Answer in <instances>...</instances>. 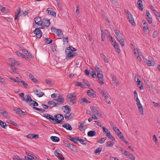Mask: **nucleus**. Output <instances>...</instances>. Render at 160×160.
<instances>
[{"label":"nucleus","instance_id":"nucleus-1","mask_svg":"<svg viewBox=\"0 0 160 160\" xmlns=\"http://www.w3.org/2000/svg\"><path fill=\"white\" fill-rule=\"evenodd\" d=\"M76 51V49L72 47V46H70L66 48L65 50V52L67 57L70 58H72L74 56L77 55L76 52H73V51Z\"/></svg>","mask_w":160,"mask_h":160},{"label":"nucleus","instance_id":"nucleus-2","mask_svg":"<svg viewBox=\"0 0 160 160\" xmlns=\"http://www.w3.org/2000/svg\"><path fill=\"white\" fill-rule=\"evenodd\" d=\"M26 99L23 98L22 99L23 101H25L27 102H28V104L29 105H32L34 106H38V103L35 101L32 100L31 97L29 95H25Z\"/></svg>","mask_w":160,"mask_h":160},{"label":"nucleus","instance_id":"nucleus-3","mask_svg":"<svg viewBox=\"0 0 160 160\" xmlns=\"http://www.w3.org/2000/svg\"><path fill=\"white\" fill-rule=\"evenodd\" d=\"M76 92L70 93L67 96V100L68 101L70 102L72 104H74L77 101Z\"/></svg>","mask_w":160,"mask_h":160},{"label":"nucleus","instance_id":"nucleus-4","mask_svg":"<svg viewBox=\"0 0 160 160\" xmlns=\"http://www.w3.org/2000/svg\"><path fill=\"white\" fill-rule=\"evenodd\" d=\"M53 101L56 102L54 106H58V105L62 104L64 102V99L63 97L59 94H58V97L56 99H53Z\"/></svg>","mask_w":160,"mask_h":160},{"label":"nucleus","instance_id":"nucleus-5","mask_svg":"<svg viewBox=\"0 0 160 160\" xmlns=\"http://www.w3.org/2000/svg\"><path fill=\"white\" fill-rule=\"evenodd\" d=\"M133 51L134 53L135 57H136L137 61L138 62H141L142 60L141 57L143 58V56H142V53L140 50L138 49H137V50H136L135 48L133 50Z\"/></svg>","mask_w":160,"mask_h":160},{"label":"nucleus","instance_id":"nucleus-6","mask_svg":"<svg viewBox=\"0 0 160 160\" xmlns=\"http://www.w3.org/2000/svg\"><path fill=\"white\" fill-rule=\"evenodd\" d=\"M124 11L125 13H126L128 17V19L129 22L131 23L133 26H135L136 23L134 22V19L133 18L132 15L128 11H127L125 9Z\"/></svg>","mask_w":160,"mask_h":160},{"label":"nucleus","instance_id":"nucleus-7","mask_svg":"<svg viewBox=\"0 0 160 160\" xmlns=\"http://www.w3.org/2000/svg\"><path fill=\"white\" fill-rule=\"evenodd\" d=\"M102 129L103 130V133L106 135V136L108 138L112 140H115V138L111 134L110 132L107 128H105L104 127H102Z\"/></svg>","mask_w":160,"mask_h":160},{"label":"nucleus","instance_id":"nucleus-8","mask_svg":"<svg viewBox=\"0 0 160 160\" xmlns=\"http://www.w3.org/2000/svg\"><path fill=\"white\" fill-rule=\"evenodd\" d=\"M64 119L63 116L61 114H58V116L57 120H55L54 118L53 119V123L54 124L60 123L61 121Z\"/></svg>","mask_w":160,"mask_h":160},{"label":"nucleus","instance_id":"nucleus-9","mask_svg":"<svg viewBox=\"0 0 160 160\" xmlns=\"http://www.w3.org/2000/svg\"><path fill=\"white\" fill-rule=\"evenodd\" d=\"M13 111L15 112L17 114H18L21 116L26 115L25 113H27L26 112L23 111L20 108H14L13 109Z\"/></svg>","mask_w":160,"mask_h":160},{"label":"nucleus","instance_id":"nucleus-10","mask_svg":"<svg viewBox=\"0 0 160 160\" xmlns=\"http://www.w3.org/2000/svg\"><path fill=\"white\" fill-rule=\"evenodd\" d=\"M63 144L65 147L68 148L69 149L71 150L74 151L76 149V148L74 147L73 145L71 144H70L69 142L67 141H64Z\"/></svg>","mask_w":160,"mask_h":160},{"label":"nucleus","instance_id":"nucleus-11","mask_svg":"<svg viewBox=\"0 0 160 160\" xmlns=\"http://www.w3.org/2000/svg\"><path fill=\"white\" fill-rule=\"evenodd\" d=\"M87 94L89 96L94 98L96 97V93L93 89L88 90L87 91Z\"/></svg>","mask_w":160,"mask_h":160},{"label":"nucleus","instance_id":"nucleus-12","mask_svg":"<svg viewBox=\"0 0 160 160\" xmlns=\"http://www.w3.org/2000/svg\"><path fill=\"white\" fill-rule=\"evenodd\" d=\"M34 34L38 38H40L42 36V33L40 28H36L34 31Z\"/></svg>","mask_w":160,"mask_h":160},{"label":"nucleus","instance_id":"nucleus-13","mask_svg":"<svg viewBox=\"0 0 160 160\" xmlns=\"http://www.w3.org/2000/svg\"><path fill=\"white\" fill-rule=\"evenodd\" d=\"M59 151L57 150L54 151V154L60 160H64V158L62 155L60 153H59Z\"/></svg>","mask_w":160,"mask_h":160},{"label":"nucleus","instance_id":"nucleus-14","mask_svg":"<svg viewBox=\"0 0 160 160\" xmlns=\"http://www.w3.org/2000/svg\"><path fill=\"white\" fill-rule=\"evenodd\" d=\"M97 77L99 81V83L102 85L103 84V75L102 73H97Z\"/></svg>","mask_w":160,"mask_h":160},{"label":"nucleus","instance_id":"nucleus-15","mask_svg":"<svg viewBox=\"0 0 160 160\" xmlns=\"http://www.w3.org/2000/svg\"><path fill=\"white\" fill-rule=\"evenodd\" d=\"M74 116V115L73 113H70V112H66L64 115L65 118L67 119H69L73 118Z\"/></svg>","mask_w":160,"mask_h":160},{"label":"nucleus","instance_id":"nucleus-16","mask_svg":"<svg viewBox=\"0 0 160 160\" xmlns=\"http://www.w3.org/2000/svg\"><path fill=\"white\" fill-rule=\"evenodd\" d=\"M46 11L48 12V15H51L52 16L55 17L56 16V13L55 12L53 11L52 8H47Z\"/></svg>","mask_w":160,"mask_h":160},{"label":"nucleus","instance_id":"nucleus-17","mask_svg":"<svg viewBox=\"0 0 160 160\" xmlns=\"http://www.w3.org/2000/svg\"><path fill=\"white\" fill-rule=\"evenodd\" d=\"M145 15L146 16V19L148 22L150 23H152V18L150 17V14L148 11H146Z\"/></svg>","mask_w":160,"mask_h":160},{"label":"nucleus","instance_id":"nucleus-18","mask_svg":"<svg viewBox=\"0 0 160 160\" xmlns=\"http://www.w3.org/2000/svg\"><path fill=\"white\" fill-rule=\"evenodd\" d=\"M43 116L46 118L47 119H49L50 122L53 123V118L52 115H50L47 113H43Z\"/></svg>","mask_w":160,"mask_h":160},{"label":"nucleus","instance_id":"nucleus-19","mask_svg":"<svg viewBox=\"0 0 160 160\" xmlns=\"http://www.w3.org/2000/svg\"><path fill=\"white\" fill-rule=\"evenodd\" d=\"M90 108L92 110V111L95 114H96L97 116L101 115V113L99 112L97 109H96V108L93 106L90 107Z\"/></svg>","mask_w":160,"mask_h":160},{"label":"nucleus","instance_id":"nucleus-20","mask_svg":"<svg viewBox=\"0 0 160 160\" xmlns=\"http://www.w3.org/2000/svg\"><path fill=\"white\" fill-rule=\"evenodd\" d=\"M113 45V46L115 48L116 51L118 54H119L120 52V50L119 45L116 41H114Z\"/></svg>","mask_w":160,"mask_h":160},{"label":"nucleus","instance_id":"nucleus-21","mask_svg":"<svg viewBox=\"0 0 160 160\" xmlns=\"http://www.w3.org/2000/svg\"><path fill=\"white\" fill-rule=\"evenodd\" d=\"M42 25L43 24L46 27H48L50 24V22L49 20H46L45 18H44L41 21Z\"/></svg>","mask_w":160,"mask_h":160},{"label":"nucleus","instance_id":"nucleus-22","mask_svg":"<svg viewBox=\"0 0 160 160\" xmlns=\"http://www.w3.org/2000/svg\"><path fill=\"white\" fill-rule=\"evenodd\" d=\"M41 20V17L39 16L36 17L34 18V22L35 23L38 25H42V23H40Z\"/></svg>","mask_w":160,"mask_h":160},{"label":"nucleus","instance_id":"nucleus-23","mask_svg":"<svg viewBox=\"0 0 160 160\" xmlns=\"http://www.w3.org/2000/svg\"><path fill=\"white\" fill-rule=\"evenodd\" d=\"M62 126L67 130H71L72 129V128L71 126L68 123H64Z\"/></svg>","mask_w":160,"mask_h":160},{"label":"nucleus","instance_id":"nucleus-24","mask_svg":"<svg viewBox=\"0 0 160 160\" xmlns=\"http://www.w3.org/2000/svg\"><path fill=\"white\" fill-rule=\"evenodd\" d=\"M112 82L113 83L117 86H118L119 85V83L118 80L115 77H112Z\"/></svg>","mask_w":160,"mask_h":160},{"label":"nucleus","instance_id":"nucleus-25","mask_svg":"<svg viewBox=\"0 0 160 160\" xmlns=\"http://www.w3.org/2000/svg\"><path fill=\"white\" fill-rule=\"evenodd\" d=\"M137 4L138 6V8L141 11H142L143 9L142 2L141 0H138L137 2Z\"/></svg>","mask_w":160,"mask_h":160},{"label":"nucleus","instance_id":"nucleus-26","mask_svg":"<svg viewBox=\"0 0 160 160\" xmlns=\"http://www.w3.org/2000/svg\"><path fill=\"white\" fill-rule=\"evenodd\" d=\"M80 124L79 125V129L81 131L83 130V128L85 123H86L85 121L81 122H79Z\"/></svg>","mask_w":160,"mask_h":160},{"label":"nucleus","instance_id":"nucleus-27","mask_svg":"<svg viewBox=\"0 0 160 160\" xmlns=\"http://www.w3.org/2000/svg\"><path fill=\"white\" fill-rule=\"evenodd\" d=\"M56 32L57 33V36L61 38H63L64 35L63 34L62 31L60 29H57Z\"/></svg>","mask_w":160,"mask_h":160},{"label":"nucleus","instance_id":"nucleus-28","mask_svg":"<svg viewBox=\"0 0 160 160\" xmlns=\"http://www.w3.org/2000/svg\"><path fill=\"white\" fill-rule=\"evenodd\" d=\"M115 33L116 35V37L118 39H119L122 38V34L119 31L117 30L115 31Z\"/></svg>","mask_w":160,"mask_h":160},{"label":"nucleus","instance_id":"nucleus-29","mask_svg":"<svg viewBox=\"0 0 160 160\" xmlns=\"http://www.w3.org/2000/svg\"><path fill=\"white\" fill-rule=\"evenodd\" d=\"M10 66L11 69L13 72L17 73L18 72V69L15 68L14 66L12 64L10 65Z\"/></svg>","mask_w":160,"mask_h":160},{"label":"nucleus","instance_id":"nucleus-30","mask_svg":"<svg viewBox=\"0 0 160 160\" xmlns=\"http://www.w3.org/2000/svg\"><path fill=\"white\" fill-rule=\"evenodd\" d=\"M96 134V132L94 131H90L88 132V135L89 137H92L95 136Z\"/></svg>","mask_w":160,"mask_h":160},{"label":"nucleus","instance_id":"nucleus-31","mask_svg":"<svg viewBox=\"0 0 160 160\" xmlns=\"http://www.w3.org/2000/svg\"><path fill=\"white\" fill-rule=\"evenodd\" d=\"M128 158H129L131 160H135V156L132 154L130 153L129 152H128V154H127V155H126Z\"/></svg>","mask_w":160,"mask_h":160},{"label":"nucleus","instance_id":"nucleus-32","mask_svg":"<svg viewBox=\"0 0 160 160\" xmlns=\"http://www.w3.org/2000/svg\"><path fill=\"white\" fill-rule=\"evenodd\" d=\"M50 138L53 142H58L59 141V138L56 136H52Z\"/></svg>","mask_w":160,"mask_h":160},{"label":"nucleus","instance_id":"nucleus-33","mask_svg":"<svg viewBox=\"0 0 160 160\" xmlns=\"http://www.w3.org/2000/svg\"><path fill=\"white\" fill-rule=\"evenodd\" d=\"M137 106L138 107V111L142 115H143V109L142 106V105H140Z\"/></svg>","mask_w":160,"mask_h":160},{"label":"nucleus","instance_id":"nucleus-34","mask_svg":"<svg viewBox=\"0 0 160 160\" xmlns=\"http://www.w3.org/2000/svg\"><path fill=\"white\" fill-rule=\"evenodd\" d=\"M55 103H56V102L55 101H53V99L52 101H49L48 102V104L50 106V107L51 108H53L54 107H56L54 106Z\"/></svg>","mask_w":160,"mask_h":160},{"label":"nucleus","instance_id":"nucleus-35","mask_svg":"<svg viewBox=\"0 0 160 160\" xmlns=\"http://www.w3.org/2000/svg\"><path fill=\"white\" fill-rule=\"evenodd\" d=\"M35 92L36 95L39 97H42L44 94V93L42 92H39L37 89H36Z\"/></svg>","mask_w":160,"mask_h":160},{"label":"nucleus","instance_id":"nucleus-36","mask_svg":"<svg viewBox=\"0 0 160 160\" xmlns=\"http://www.w3.org/2000/svg\"><path fill=\"white\" fill-rule=\"evenodd\" d=\"M29 78L33 82L35 83H36L37 82H38V81L35 78L32 74H30L29 76Z\"/></svg>","mask_w":160,"mask_h":160},{"label":"nucleus","instance_id":"nucleus-37","mask_svg":"<svg viewBox=\"0 0 160 160\" xmlns=\"http://www.w3.org/2000/svg\"><path fill=\"white\" fill-rule=\"evenodd\" d=\"M147 63L148 66H152L154 65L155 62L153 60H148Z\"/></svg>","mask_w":160,"mask_h":160},{"label":"nucleus","instance_id":"nucleus-38","mask_svg":"<svg viewBox=\"0 0 160 160\" xmlns=\"http://www.w3.org/2000/svg\"><path fill=\"white\" fill-rule=\"evenodd\" d=\"M143 27L144 32H147L148 30V25L146 22H145L143 24Z\"/></svg>","mask_w":160,"mask_h":160},{"label":"nucleus","instance_id":"nucleus-39","mask_svg":"<svg viewBox=\"0 0 160 160\" xmlns=\"http://www.w3.org/2000/svg\"><path fill=\"white\" fill-rule=\"evenodd\" d=\"M12 62V64H16L17 65H19V62L17 61L16 60L12 58H9Z\"/></svg>","mask_w":160,"mask_h":160},{"label":"nucleus","instance_id":"nucleus-40","mask_svg":"<svg viewBox=\"0 0 160 160\" xmlns=\"http://www.w3.org/2000/svg\"><path fill=\"white\" fill-rule=\"evenodd\" d=\"M113 144L114 143L113 142L109 141L106 142V146L107 147H111L113 145Z\"/></svg>","mask_w":160,"mask_h":160},{"label":"nucleus","instance_id":"nucleus-41","mask_svg":"<svg viewBox=\"0 0 160 160\" xmlns=\"http://www.w3.org/2000/svg\"><path fill=\"white\" fill-rule=\"evenodd\" d=\"M101 12L103 17L104 18V19H105L106 20L108 21V22L109 23L110 21L108 20V18L107 17L106 14L105 13L104 11L102 10L101 11Z\"/></svg>","mask_w":160,"mask_h":160},{"label":"nucleus","instance_id":"nucleus-42","mask_svg":"<svg viewBox=\"0 0 160 160\" xmlns=\"http://www.w3.org/2000/svg\"><path fill=\"white\" fill-rule=\"evenodd\" d=\"M102 147L98 148L95 151L94 153L96 154H99L102 151Z\"/></svg>","mask_w":160,"mask_h":160},{"label":"nucleus","instance_id":"nucleus-43","mask_svg":"<svg viewBox=\"0 0 160 160\" xmlns=\"http://www.w3.org/2000/svg\"><path fill=\"white\" fill-rule=\"evenodd\" d=\"M0 125L1 127L4 128H5L6 127L8 126L5 122L1 120H0Z\"/></svg>","mask_w":160,"mask_h":160},{"label":"nucleus","instance_id":"nucleus-44","mask_svg":"<svg viewBox=\"0 0 160 160\" xmlns=\"http://www.w3.org/2000/svg\"><path fill=\"white\" fill-rule=\"evenodd\" d=\"M154 7H152V9L153 11V12L155 14V15L156 16H157L158 17H160V14L158 12H157V11L155 10L154 9Z\"/></svg>","mask_w":160,"mask_h":160},{"label":"nucleus","instance_id":"nucleus-45","mask_svg":"<svg viewBox=\"0 0 160 160\" xmlns=\"http://www.w3.org/2000/svg\"><path fill=\"white\" fill-rule=\"evenodd\" d=\"M119 42L121 43L122 46H123L124 45V41L123 38H122L119 39H118Z\"/></svg>","mask_w":160,"mask_h":160},{"label":"nucleus","instance_id":"nucleus-46","mask_svg":"<svg viewBox=\"0 0 160 160\" xmlns=\"http://www.w3.org/2000/svg\"><path fill=\"white\" fill-rule=\"evenodd\" d=\"M75 85L77 86H80L82 88H84L85 86L84 85L82 84L81 82H76Z\"/></svg>","mask_w":160,"mask_h":160},{"label":"nucleus","instance_id":"nucleus-47","mask_svg":"<svg viewBox=\"0 0 160 160\" xmlns=\"http://www.w3.org/2000/svg\"><path fill=\"white\" fill-rule=\"evenodd\" d=\"M111 3L113 4L115 6L118 7L119 6L118 3V2L116 1L115 0H110Z\"/></svg>","mask_w":160,"mask_h":160},{"label":"nucleus","instance_id":"nucleus-48","mask_svg":"<svg viewBox=\"0 0 160 160\" xmlns=\"http://www.w3.org/2000/svg\"><path fill=\"white\" fill-rule=\"evenodd\" d=\"M106 139H107V138L106 137L102 138H101V139H100L99 141H98V143L102 144L104 142L105 140Z\"/></svg>","mask_w":160,"mask_h":160},{"label":"nucleus","instance_id":"nucleus-49","mask_svg":"<svg viewBox=\"0 0 160 160\" xmlns=\"http://www.w3.org/2000/svg\"><path fill=\"white\" fill-rule=\"evenodd\" d=\"M141 82V81L139 80L138 78V81H137V84L138 85L140 86V87H139L140 89H143V87L142 85L141 84H140Z\"/></svg>","mask_w":160,"mask_h":160},{"label":"nucleus","instance_id":"nucleus-50","mask_svg":"<svg viewBox=\"0 0 160 160\" xmlns=\"http://www.w3.org/2000/svg\"><path fill=\"white\" fill-rule=\"evenodd\" d=\"M78 141H79L80 143L82 144L86 145L87 144V142L82 139H78Z\"/></svg>","mask_w":160,"mask_h":160},{"label":"nucleus","instance_id":"nucleus-51","mask_svg":"<svg viewBox=\"0 0 160 160\" xmlns=\"http://www.w3.org/2000/svg\"><path fill=\"white\" fill-rule=\"evenodd\" d=\"M63 107H65L66 110V112H70L71 111V109L69 106L65 105Z\"/></svg>","mask_w":160,"mask_h":160},{"label":"nucleus","instance_id":"nucleus-52","mask_svg":"<svg viewBox=\"0 0 160 160\" xmlns=\"http://www.w3.org/2000/svg\"><path fill=\"white\" fill-rule=\"evenodd\" d=\"M153 140H154L156 144L158 145V139L156 135L155 134H154L153 136Z\"/></svg>","mask_w":160,"mask_h":160},{"label":"nucleus","instance_id":"nucleus-53","mask_svg":"<svg viewBox=\"0 0 160 160\" xmlns=\"http://www.w3.org/2000/svg\"><path fill=\"white\" fill-rule=\"evenodd\" d=\"M91 76L92 77L94 78L95 77H96V73L95 71L93 70V69H92L91 72L90 73Z\"/></svg>","mask_w":160,"mask_h":160},{"label":"nucleus","instance_id":"nucleus-54","mask_svg":"<svg viewBox=\"0 0 160 160\" xmlns=\"http://www.w3.org/2000/svg\"><path fill=\"white\" fill-rule=\"evenodd\" d=\"M95 69L97 72V73L102 72L101 69L100 68H98L97 65H96Z\"/></svg>","mask_w":160,"mask_h":160},{"label":"nucleus","instance_id":"nucleus-55","mask_svg":"<svg viewBox=\"0 0 160 160\" xmlns=\"http://www.w3.org/2000/svg\"><path fill=\"white\" fill-rule=\"evenodd\" d=\"M63 42L64 44H67L68 42V37L65 38H63Z\"/></svg>","mask_w":160,"mask_h":160},{"label":"nucleus","instance_id":"nucleus-56","mask_svg":"<svg viewBox=\"0 0 160 160\" xmlns=\"http://www.w3.org/2000/svg\"><path fill=\"white\" fill-rule=\"evenodd\" d=\"M83 81L84 83H85L87 86H90V84L88 82L87 80L83 79Z\"/></svg>","mask_w":160,"mask_h":160},{"label":"nucleus","instance_id":"nucleus-57","mask_svg":"<svg viewBox=\"0 0 160 160\" xmlns=\"http://www.w3.org/2000/svg\"><path fill=\"white\" fill-rule=\"evenodd\" d=\"M108 97L107 95H105V100L106 102H107V103H108V104H111V102L110 101H108Z\"/></svg>","mask_w":160,"mask_h":160},{"label":"nucleus","instance_id":"nucleus-58","mask_svg":"<svg viewBox=\"0 0 160 160\" xmlns=\"http://www.w3.org/2000/svg\"><path fill=\"white\" fill-rule=\"evenodd\" d=\"M21 82L22 84L24 86V87L25 88H28V84L27 83H26L24 81H22H22H21Z\"/></svg>","mask_w":160,"mask_h":160},{"label":"nucleus","instance_id":"nucleus-59","mask_svg":"<svg viewBox=\"0 0 160 160\" xmlns=\"http://www.w3.org/2000/svg\"><path fill=\"white\" fill-rule=\"evenodd\" d=\"M135 99V100L137 102V106H139L140 105H141L140 103V101L138 97H137V98L136 99Z\"/></svg>","mask_w":160,"mask_h":160},{"label":"nucleus","instance_id":"nucleus-60","mask_svg":"<svg viewBox=\"0 0 160 160\" xmlns=\"http://www.w3.org/2000/svg\"><path fill=\"white\" fill-rule=\"evenodd\" d=\"M46 42L48 44H50L52 42V40L50 38H46Z\"/></svg>","mask_w":160,"mask_h":160},{"label":"nucleus","instance_id":"nucleus-61","mask_svg":"<svg viewBox=\"0 0 160 160\" xmlns=\"http://www.w3.org/2000/svg\"><path fill=\"white\" fill-rule=\"evenodd\" d=\"M82 100L83 102H86L87 103H90V102L86 98H82Z\"/></svg>","mask_w":160,"mask_h":160},{"label":"nucleus","instance_id":"nucleus-62","mask_svg":"<svg viewBox=\"0 0 160 160\" xmlns=\"http://www.w3.org/2000/svg\"><path fill=\"white\" fill-rule=\"evenodd\" d=\"M158 32L157 31H154L153 33V34H152V36H153V37L154 38H156L157 37V36L158 35Z\"/></svg>","mask_w":160,"mask_h":160},{"label":"nucleus","instance_id":"nucleus-63","mask_svg":"<svg viewBox=\"0 0 160 160\" xmlns=\"http://www.w3.org/2000/svg\"><path fill=\"white\" fill-rule=\"evenodd\" d=\"M0 113L4 117H6L8 116V113L6 111H4V112H1Z\"/></svg>","mask_w":160,"mask_h":160},{"label":"nucleus","instance_id":"nucleus-64","mask_svg":"<svg viewBox=\"0 0 160 160\" xmlns=\"http://www.w3.org/2000/svg\"><path fill=\"white\" fill-rule=\"evenodd\" d=\"M29 157H31V160H39L35 156H29Z\"/></svg>","mask_w":160,"mask_h":160}]
</instances>
